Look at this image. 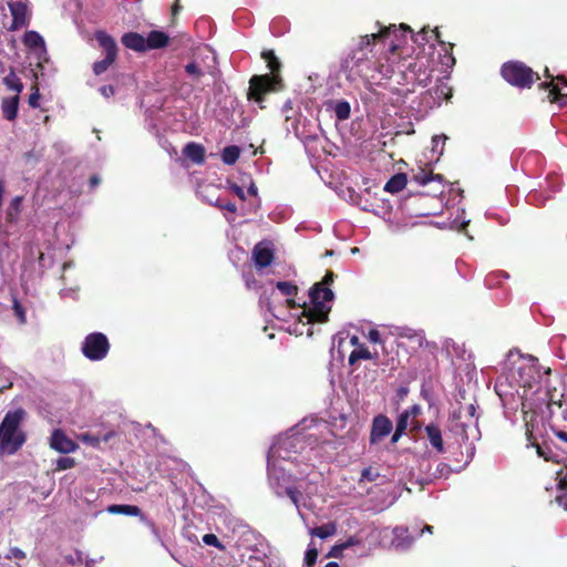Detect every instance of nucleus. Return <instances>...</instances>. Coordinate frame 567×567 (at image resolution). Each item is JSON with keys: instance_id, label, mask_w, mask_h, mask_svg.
Segmentation results:
<instances>
[{"instance_id": "nucleus-53", "label": "nucleus", "mask_w": 567, "mask_h": 567, "mask_svg": "<svg viewBox=\"0 0 567 567\" xmlns=\"http://www.w3.org/2000/svg\"><path fill=\"white\" fill-rule=\"evenodd\" d=\"M248 193L252 196L257 195V187L254 183H251L250 186L248 187Z\"/></svg>"}, {"instance_id": "nucleus-41", "label": "nucleus", "mask_w": 567, "mask_h": 567, "mask_svg": "<svg viewBox=\"0 0 567 567\" xmlns=\"http://www.w3.org/2000/svg\"><path fill=\"white\" fill-rule=\"evenodd\" d=\"M450 472V467L445 463H439L436 472L433 474V477H442Z\"/></svg>"}, {"instance_id": "nucleus-58", "label": "nucleus", "mask_w": 567, "mask_h": 567, "mask_svg": "<svg viewBox=\"0 0 567 567\" xmlns=\"http://www.w3.org/2000/svg\"><path fill=\"white\" fill-rule=\"evenodd\" d=\"M497 275H489L486 279V282L488 286H492L493 285V280L494 278L496 277Z\"/></svg>"}, {"instance_id": "nucleus-39", "label": "nucleus", "mask_w": 567, "mask_h": 567, "mask_svg": "<svg viewBox=\"0 0 567 567\" xmlns=\"http://www.w3.org/2000/svg\"><path fill=\"white\" fill-rule=\"evenodd\" d=\"M378 476L379 474L375 471H373L371 467H368L362 471L361 481L373 482Z\"/></svg>"}, {"instance_id": "nucleus-7", "label": "nucleus", "mask_w": 567, "mask_h": 567, "mask_svg": "<svg viewBox=\"0 0 567 567\" xmlns=\"http://www.w3.org/2000/svg\"><path fill=\"white\" fill-rule=\"evenodd\" d=\"M475 411L473 404H467L460 405L451 414L449 429L462 442L473 443L481 437Z\"/></svg>"}, {"instance_id": "nucleus-30", "label": "nucleus", "mask_w": 567, "mask_h": 567, "mask_svg": "<svg viewBox=\"0 0 567 567\" xmlns=\"http://www.w3.org/2000/svg\"><path fill=\"white\" fill-rule=\"evenodd\" d=\"M276 287L284 296L289 297L297 293V287L287 281H278Z\"/></svg>"}, {"instance_id": "nucleus-2", "label": "nucleus", "mask_w": 567, "mask_h": 567, "mask_svg": "<svg viewBox=\"0 0 567 567\" xmlns=\"http://www.w3.org/2000/svg\"><path fill=\"white\" fill-rule=\"evenodd\" d=\"M301 447L302 439L299 435H289L275 443L268 452V476L275 494L288 496L303 518V509H313L311 497L317 494V482L292 476L280 465V461L291 460V453H297Z\"/></svg>"}, {"instance_id": "nucleus-14", "label": "nucleus", "mask_w": 567, "mask_h": 567, "mask_svg": "<svg viewBox=\"0 0 567 567\" xmlns=\"http://www.w3.org/2000/svg\"><path fill=\"white\" fill-rule=\"evenodd\" d=\"M50 446L60 453H72L78 444L69 439L61 430H55L51 435Z\"/></svg>"}, {"instance_id": "nucleus-27", "label": "nucleus", "mask_w": 567, "mask_h": 567, "mask_svg": "<svg viewBox=\"0 0 567 567\" xmlns=\"http://www.w3.org/2000/svg\"><path fill=\"white\" fill-rule=\"evenodd\" d=\"M3 83L6 84V86L16 92L17 95L22 91L23 89V85L20 81V79L17 76V74L14 73V71H10V73L3 79Z\"/></svg>"}, {"instance_id": "nucleus-48", "label": "nucleus", "mask_w": 567, "mask_h": 567, "mask_svg": "<svg viewBox=\"0 0 567 567\" xmlns=\"http://www.w3.org/2000/svg\"><path fill=\"white\" fill-rule=\"evenodd\" d=\"M230 189L239 198L245 199V193H244V189L240 186L234 184V185L230 186Z\"/></svg>"}, {"instance_id": "nucleus-51", "label": "nucleus", "mask_w": 567, "mask_h": 567, "mask_svg": "<svg viewBox=\"0 0 567 567\" xmlns=\"http://www.w3.org/2000/svg\"><path fill=\"white\" fill-rule=\"evenodd\" d=\"M409 411H410V417L416 416L420 414L421 408L419 405H413Z\"/></svg>"}, {"instance_id": "nucleus-35", "label": "nucleus", "mask_w": 567, "mask_h": 567, "mask_svg": "<svg viewBox=\"0 0 567 567\" xmlns=\"http://www.w3.org/2000/svg\"><path fill=\"white\" fill-rule=\"evenodd\" d=\"M409 420H410V411L402 412L399 416V420L396 423V429H399V431L404 432L409 425Z\"/></svg>"}, {"instance_id": "nucleus-11", "label": "nucleus", "mask_w": 567, "mask_h": 567, "mask_svg": "<svg viewBox=\"0 0 567 567\" xmlns=\"http://www.w3.org/2000/svg\"><path fill=\"white\" fill-rule=\"evenodd\" d=\"M8 6L12 16L10 30L14 31L27 25L30 18L27 3L23 0H11Z\"/></svg>"}, {"instance_id": "nucleus-24", "label": "nucleus", "mask_w": 567, "mask_h": 567, "mask_svg": "<svg viewBox=\"0 0 567 567\" xmlns=\"http://www.w3.org/2000/svg\"><path fill=\"white\" fill-rule=\"evenodd\" d=\"M24 44L30 49H44V40L43 38L35 31H29L24 34L23 38Z\"/></svg>"}, {"instance_id": "nucleus-62", "label": "nucleus", "mask_w": 567, "mask_h": 567, "mask_svg": "<svg viewBox=\"0 0 567 567\" xmlns=\"http://www.w3.org/2000/svg\"><path fill=\"white\" fill-rule=\"evenodd\" d=\"M287 302H288V305H289L290 307H293V306H295V301H293V300L288 299V300H287Z\"/></svg>"}, {"instance_id": "nucleus-34", "label": "nucleus", "mask_w": 567, "mask_h": 567, "mask_svg": "<svg viewBox=\"0 0 567 567\" xmlns=\"http://www.w3.org/2000/svg\"><path fill=\"white\" fill-rule=\"evenodd\" d=\"M74 464H75V462L71 457H60L56 461V468L59 471H64V470L72 468L74 466Z\"/></svg>"}, {"instance_id": "nucleus-59", "label": "nucleus", "mask_w": 567, "mask_h": 567, "mask_svg": "<svg viewBox=\"0 0 567 567\" xmlns=\"http://www.w3.org/2000/svg\"><path fill=\"white\" fill-rule=\"evenodd\" d=\"M433 527L431 525H425L424 528L421 530V534L424 532L432 533Z\"/></svg>"}, {"instance_id": "nucleus-3", "label": "nucleus", "mask_w": 567, "mask_h": 567, "mask_svg": "<svg viewBox=\"0 0 567 567\" xmlns=\"http://www.w3.org/2000/svg\"><path fill=\"white\" fill-rule=\"evenodd\" d=\"M513 381L517 385V394L522 400V409L534 410L547 401L546 395H540V369L538 361L533 355L522 357L519 364L512 373Z\"/></svg>"}, {"instance_id": "nucleus-44", "label": "nucleus", "mask_w": 567, "mask_h": 567, "mask_svg": "<svg viewBox=\"0 0 567 567\" xmlns=\"http://www.w3.org/2000/svg\"><path fill=\"white\" fill-rule=\"evenodd\" d=\"M146 524L150 527V529H151L152 534L154 535V537L156 538V540H158L162 545H164V543H163V540L161 538L158 528L155 526V524L153 522H150V520H147Z\"/></svg>"}, {"instance_id": "nucleus-55", "label": "nucleus", "mask_w": 567, "mask_h": 567, "mask_svg": "<svg viewBox=\"0 0 567 567\" xmlns=\"http://www.w3.org/2000/svg\"><path fill=\"white\" fill-rule=\"evenodd\" d=\"M90 183H91L92 187H95L96 185L100 184V178L97 176H92L90 179Z\"/></svg>"}, {"instance_id": "nucleus-54", "label": "nucleus", "mask_w": 567, "mask_h": 567, "mask_svg": "<svg viewBox=\"0 0 567 567\" xmlns=\"http://www.w3.org/2000/svg\"><path fill=\"white\" fill-rule=\"evenodd\" d=\"M350 343H351L352 346H354L355 348H358L359 346H361V344L359 343V338H358L357 336H352V337H351V339H350Z\"/></svg>"}, {"instance_id": "nucleus-46", "label": "nucleus", "mask_w": 567, "mask_h": 567, "mask_svg": "<svg viewBox=\"0 0 567 567\" xmlns=\"http://www.w3.org/2000/svg\"><path fill=\"white\" fill-rule=\"evenodd\" d=\"M216 205L219 206L223 209H226L230 213H235L237 210V207L234 203H225L221 204L219 200L216 202Z\"/></svg>"}, {"instance_id": "nucleus-13", "label": "nucleus", "mask_w": 567, "mask_h": 567, "mask_svg": "<svg viewBox=\"0 0 567 567\" xmlns=\"http://www.w3.org/2000/svg\"><path fill=\"white\" fill-rule=\"evenodd\" d=\"M252 258L257 268L268 267L274 260V247L270 241L257 244L252 250Z\"/></svg>"}, {"instance_id": "nucleus-52", "label": "nucleus", "mask_w": 567, "mask_h": 567, "mask_svg": "<svg viewBox=\"0 0 567 567\" xmlns=\"http://www.w3.org/2000/svg\"><path fill=\"white\" fill-rule=\"evenodd\" d=\"M260 302L265 303L269 311H272L274 307H272V303L270 302L269 298L262 297Z\"/></svg>"}, {"instance_id": "nucleus-17", "label": "nucleus", "mask_w": 567, "mask_h": 567, "mask_svg": "<svg viewBox=\"0 0 567 567\" xmlns=\"http://www.w3.org/2000/svg\"><path fill=\"white\" fill-rule=\"evenodd\" d=\"M544 87L549 89V96H551V101H558L559 96H567V92H565V87L567 89V80L564 76H557L556 82L551 80L549 83L542 84Z\"/></svg>"}, {"instance_id": "nucleus-38", "label": "nucleus", "mask_w": 567, "mask_h": 567, "mask_svg": "<svg viewBox=\"0 0 567 567\" xmlns=\"http://www.w3.org/2000/svg\"><path fill=\"white\" fill-rule=\"evenodd\" d=\"M203 542L206 545L214 546V547H217V548H221L219 539L214 534H206V535H204L203 536Z\"/></svg>"}, {"instance_id": "nucleus-21", "label": "nucleus", "mask_w": 567, "mask_h": 567, "mask_svg": "<svg viewBox=\"0 0 567 567\" xmlns=\"http://www.w3.org/2000/svg\"><path fill=\"white\" fill-rule=\"evenodd\" d=\"M145 41L147 44V50L159 49L167 44L168 37L162 31H152L147 38H145Z\"/></svg>"}, {"instance_id": "nucleus-16", "label": "nucleus", "mask_w": 567, "mask_h": 567, "mask_svg": "<svg viewBox=\"0 0 567 567\" xmlns=\"http://www.w3.org/2000/svg\"><path fill=\"white\" fill-rule=\"evenodd\" d=\"M122 43L134 51L143 52L147 50L145 38L138 33H126L122 37Z\"/></svg>"}, {"instance_id": "nucleus-9", "label": "nucleus", "mask_w": 567, "mask_h": 567, "mask_svg": "<svg viewBox=\"0 0 567 567\" xmlns=\"http://www.w3.org/2000/svg\"><path fill=\"white\" fill-rule=\"evenodd\" d=\"M109 340L100 332L89 334L82 346L83 354L93 361L102 360L109 352Z\"/></svg>"}, {"instance_id": "nucleus-26", "label": "nucleus", "mask_w": 567, "mask_h": 567, "mask_svg": "<svg viewBox=\"0 0 567 567\" xmlns=\"http://www.w3.org/2000/svg\"><path fill=\"white\" fill-rule=\"evenodd\" d=\"M336 525L333 523H329L319 527H315L310 530L312 536H317L319 538H327L336 534Z\"/></svg>"}, {"instance_id": "nucleus-63", "label": "nucleus", "mask_w": 567, "mask_h": 567, "mask_svg": "<svg viewBox=\"0 0 567 567\" xmlns=\"http://www.w3.org/2000/svg\"><path fill=\"white\" fill-rule=\"evenodd\" d=\"M544 373L548 375L550 373V369L548 368Z\"/></svg>"}, {"instance_id": "nucleus-43", "label": "nucleus", "mask_w": 567, "mask_h": 567, "mask_svg": "<svg viewBox=\"0 0 567 567\" xmlns=\"http://www.w3.org/2000/svg\"><path fill=\"white\" fill-rule=\"evenodd\" d=\"M39 99H40L39 90L35 89V91L29 97V105L31 107H38L39 106Z\"/></svg>"}, {"instance_id": "nucleus-5", "label": "nucleus", "mask_w": 567, "mask_h": 567, "mask_svg": "<svg viewBox=\"0 0 567 567\" xmlns=\"http://www.w3.org/2000/svg\"><path fill=\"white\" fill-rule=\"evenodd\" d=\"M25 416L22 409L9 411L0 424V455L14 454L25 442L27 436L21 429Z\"/></svg>"}, {"instance_id": "nucleus-22", "label": "nucleus", "mask_w": 567, "mask_h": 567, "mask_svg": "<svg viewBox=\"0 0 567 567\" xmlns=\"http://www.w3.org/2000/svg\"><path fill=\"white\" fill-rule=\"evenodd\" d=\"M406 185V176L405 174H396L391 177L384 186V190L395 194L402 190Z\"/></svg>"}, {"instance_id": "nucleus-23", "label": "nucleus", "mask_w": 567, "mask_h": 567, "mask_svg": "<svg viewBox=\"0 0 567 567\" xmlns=\"http://www.w3.org/2000/svg\"><path fill=\"white\" fill-rule=\"evenodd\" d=\"M413 181L419 185H427L430 182L439 181L442 182L443 177L439 174H433L432 172H427L425 169H420L417 173L413 174Z\"/></svg>"}, {"instance_id": "nucleus-15", "label": "nucleus", "mask_w": 567, "mask_h": 567, "mask_svg": "<svg viewBox=\"0 0 567 567\" xmlns=\"http://www.w3.org/2000/svg\"><path fill=\"white\" fill-rule=\"evenodd\" d=\"M392 534L393 539L391 542V545L398 550H405L413 543V538L409 535L408 529L404 527H395L392 530Z\"/></svg>"}, {"instance_id": "nucleus-10", "label": "nucleus", "mask_w": 567, "mask_h": 567, "mask_svg": "<svg viewBox=\"0 0 567 567\" xmlns=\"http://www.w3.org/2000/svg\"><path fill=\"white\" fill-rule=\"evenodd\" d=\"M99 44L105 51V58L93 64V71L96 75L102 74L115 61L117 47L115 41L103 31H99L95 35Z\"/></svg>"}, {"instance_id": "nucleus-29", "label": "nucleus", "mask_w": 567, "mask_h": 567, "mask_svg": "<svg viewBox=\"0 0 567 567\" xmlns=\"http://www.w3.org/2000/svg\"><path fill=\"white\" fill-rule=\"evenodd\" d=\"M371 358V352L365 347L359 346L349 355V363L353 365L358 360H370Z\"/></svg>"}, {"instance_id": "nucleus-37", "label": "nucleus", "mask_w": 567, "mask_h": 567, "mask_svg": "<svg viewBox=\"0 0 567 567\" xmlns=\"http://www.w3.org/2000/svg\"><path fill=\"white\" fill-rule=\"evenodd\" d=\"M186 72L195 79H198L203 75L202 70L198 68L196 63H188L185 68Z\"/></svg>"}, {"instance_id": "nucleus-33", "label": "nucleus", "mask_w": 567, "mask_h": 567, "mask_svg": "<svg viewBox=\"0 0 567 567\" xmlns=\"http://www.w3.org/2000/svg\"><path fill=\"white\" fill-rule=\"evenodd\" d=\"M79 439L83 443H85V444H87L90 446H93V447H96L100 444V439L97 436H95V435L90 434V433H83V434H81L79 436Z\"/></svg>"}, {"instance_id": "nucleus-49", "label": "nucleus", "mask_w": 567, "mask_h": 567, "mask_svg": "<svg viewBox=\"0 0 567 567\" xmlns=\"http://www.w3.org/2000/svg\"><path fill=\"white\" fill-rule=\"evenodd\" d=\"M403 433H404L403 431H399V429H395V432L393 433V435L391 437V443H393V444L396 443Z\"/></svg>"}, {"instance_id": "nucleus-31", "label": "nucleus", "mask_w": 567, "mask_h": 567, "mask_svg": "<svg viewBox=\"0 0 567 567\" xmlns=\"http://www.w3.org/2000/svg\"><path fill=\"white\" fill-rule=\"evenodd\" d=\"M336 115L339 120H346L350 116V105L348 102H339L334 109Z\"/></svg>"}, {"instance_id": "nucleus-45", "label": "nucleus", "mask_w": 567, "mask_h": 567, "mask_svg": "<svg viewBox=\"0 0 567 567\" xmlns=\"http://www.w3.org/2000/svg\"><path fill=\"white\" fill-rule=\"evenodd\" d=\"M368 339L370 342L379 343L381 342V333L378 330H370L368 334Z\"/></svg>"}, {"instance_id": "nucleus-12", "label": "nucleus", "mask_w": 567, "mask_h": 567, "mask_svg": "<svg viewBox=\"0 0 567 567\" xmlns=\"http://www.w3.org/2000/svg\"><path fill=\"white\" fill-rule=\"evenodd\" d=\"M393 429L392 422L385 415H378L373 419L370 434V442L377 444L388 436Z\"/></svg>"}, {"instance_id": "nucleus-40", "label": "nucleus", "mask_w": 567, "mask_h": 567, "mask_svg": "<svg viewBox=\"0 0 567 567\" xmlns=\"http://www.w3.org/2000/svg\"><path fill=\"white\" fill-rule=\"evenodd\" d=\"M6 557L9 558V559L14 558V559L21 560V559L25 558V553L22 551L18 547H12V548L9 549V553H8V555Z\"/></svg>"}, {"instance_id": "nucleus-18", "label": "nucleus", "mask_w": 567, "mask_h": 567, "mask_svg": "<svg viewBox=\"0 0 567 567\" xmlns=\"http://www.w3.org/2000/svg\"><path fill=\"white\" fill-rule=\"evenodd\" d=\"M425 432L432 447L435 449L437 453H443L444 443L441 430L434 424H429L425 427Z\"/></svg>"}, {"instance_id": "nucleus-1", "label": "nucleus", "mask_w": 567, "mask_h": 567, "mask_svg": "<svg viewBox=\"0 0 567 567\" xmlns=\"http://www.w3.org/2000/svg\"><path fill=\"white\" fill-rule=\"evenodd\" d=\"M379 30L370 34L360 35L344 60V66L350 72L362 78L367 85L380 84L382 80L391 79L394 74V69L399 62L400 55L398 50L405 41L406 34L411 33L413 41L417 44H423L427 41L426 35L432 33L436 39L439 31H427L422 29L417 34H413L408 24L401 23L399 27L391 24L389 27H381Z\"/></svg>"}, {"instance_id": "nucleus-32", "label": "nucleus", "mask_w": 567, "mask_h": 567, "mask_svg": "<svg viewBox=\"0 0 567 567\" xmlns=\"http://www.w3.org/2000/svg\"><path fill=\"white\" fill-rule=\"evenodd\" d=\"M446 140L445 135H435L432 138V151L437 153L439 156L443 154V146Z\"/></svg>"}, {"instance_id": "nucleus-25", "label": "nucleus", "mask_w": 567, "mask_h": 567, "mask_svg": "<svg viewBox=\"0 0 567 567\" xmlns=\"http://www.w3.org/2000/svg\"><path fill=\"white\" fill-rule=\"evenodd\" d=\"M107 512L111 514H123L128 516H138L141 509L134 505H111L107 507Z\"/></svg>"}, {"instance_id": "nucleus-28", "label": "nucleus", "mask_w": 567, "mask_h": 567, "mask_svg": "<svg viewBox=\"0 0 567 567\" xmlns=\"http://www.w3.org/2000/svg\"><path fill=\"white\" fill-rule=\"evenodd\" d=\"M240 150L238 146L231 145L224 148L221 153L223 162L227 165H233L239 157Z\"/></svg>"}, {"instance_id": "nucleus-57", "label": "nucleus", "mask_w": 567, "mask_h": 567, "mask_svg": "<svg viewBox=\"0 0 567 567\" xmlns=\"http://www.w3.org/2000/svg\"><path fill=\"white\" fill-rule=\"evenodd\" d=\"M16 310H17L19 317H20L21 322H24V313H23V311L20 310V308L18 306H16Z\"/></svg>"}, {"instance_id": "nucleus-47", "label": "nucleus", "mask_w": 567, "mask_h": 567, "mask_svg": "<svg viewBox=\"0 0 567 567\" xmlns=\"http://www.w3.org/2000/svg\"><path fill=\"white\" fill-rule=\"evenodd\" d=\"M100 92L103 96L110 97L114 94V87L112 85H104L100 89Z\"/></svg>"}, {"instance_id": "nucleus-50", "label": "nucleus", "mask_w": 567, "mask_h": 567, "mask_svg": "<svg viewBox=\"0 0 567 567\" xmlns=\"http://www.w3.org/2000/svg\"><path fill=\"white\" fill-rule=\"evenodd\" d=\"M561 474H563L561 472L558 473V476H560L559 477V487L565 488L567 486V474L564 476H561Z\"/></svg>"}, {"instance_id": "nucleus-6", "label": "nucleus", "mask_w": 567, "mask_h": 567, "mask_svg": "<svg viewBox=\"0 0 567 567\" xmlns=\"http://www.w3.org/2000/svg\"><path fill=\"white\" fill-rule=\"evenodd\" d=\"M262 59L267 62L271 75H254L249 81L248 97L260 104L262 95L269 92H277L282 89V80L279 76L280 62L272 51H264Z\"/></svg>"}, {"instance_id": "nucleus-20", "label": "nucleus", "mask_w": 567, "mask_h": 567, "mask_svg": "<svg viewBox=\"0 0 567 567\" xmlns=\"http://www.w3.org/2000/svg\"><path fill=\"white\" fill-rule=\"evenodd\" d=\"M184 155L192 159L194 163L200 164L204 162V147L196 143H188L183 151Z\"/></svg>"}, {"instance_id": "nucleus-60", "label": "nucleus", "mask_w": 567, "mask_h": 567, "mask_svg": "<svg viewBox=\"0 0 567 567\" xmlns=\"http://www.w3.org/2000/svg\"><path fill=\"white\" fill-rule=\"evenodd\" d=\"M326 567H339V565L334 561H330L326 565Z\"/></svg>"}, {"instance_id": "nucleus-8", "label": "nucleus", "mask_w": 567, "mask_h": 567, "mask_svg": "<svg viewBox=\"0 0 567 567\" xmlns=\"http://www.w3.org/2000/svg\"><path fill=\"white\" fill-rule=\"evenodd\" d=\"M503 78L512 85L529 87L539 76L520 62H507L502 68Z\"/></svg>"}, {"instance_id": "nucleus-56", "label": "nucleus", "mask_w": 567, "mask_h": 567, "mask_svg": "<svg viewBox=\"0 0 567 567\" xmlns=\"http://www.w3.org/2000/svg\"><path fill=\"white\" fill-rule=\"evenodd\" d=\"M557 436H558L561 441L567 442V433H566V432L559 431V432H557Z\"/></svg>"}, {"instance_id": "nucleus-19", "label": "nucleus", "mask_w": 567, "mask_h": 567, "mask_svg": "<svg viewBox=\"0 0 567 567\" xmlns=\"http://www.w3.org/2000/svg\"><path fill=\"white\" fill-rule=\"evenodd\" d=\"M18 103H19V96L16 95L13 97L4 99L1 104V110L3 113V116L12 121L16 118L18 113Z\"/></svg>"}, {"instance_id": "nucleus-42", "label": "nucleus", "mask_w": 567, "mask_h": 567, "mask_svg": "<svg viewBox=\"0 0 567 567\" xmlns=\"http://www.w3.org/2000/svg\"><path fill=\"white\" fill-rule=\"evenodd\" d=\"M534 445L536 446L538 456L544 457L546 461L553 460L550 451L547 452L543 446H540L538 444H534Z\"/></svg>"}, {"instance_id": "nucleus-64", "label": "nucleus", "mask_w": 567, "mask_h": 567, "mask_svg": "<svg viewBox=\"0 0 567 567\" xmlns=\"http://www.w3.org/2000/svg\"><path fill=\"white\" fill-rule=\"evenodd\" d=\"M357 251H358V248H353V249H352V252H353V254H357Z\"/></svg>"}, {"instance_id": "nucleus-61", "label": "nucleus", "mask_w": 567, "mask_h": 567, "mask_svg": "<svg viewBox=\"0 0 567 567\" xmlns=\"http://www.w3.org/2000/svg\"><path fill=\"white\" fill-rule=\"evenodd\" d=\"M179 9L178 3L176 2L173 8V13L176 14L177 10Z\"/></svg>"}, {"instance_id": "nucleus-36", "label": "nucleus", "mask_w": 567, "mask_h": 567, "mask_svg": "<svg viewBox=\"0 0 567 567\" xmlns=\"http://www.w3.org/2000/svg\"><path fill=\"white\" fill-rule=\"evenodd\" d=\"M318 557V550L316 548H308L306 551L305 561L308 567H312Z\"/></svg>"}, {"instance_id": "nucleus-4", "label": "nucleus", "mask_w": 567, "mask_h": 567, "mask_svg": "<svg viewBox=\"0 0 567 567\" xmlns=\"http://www.w3.org/2000/svg\"><path fill=\"white\" fill-rule=\"evenodd\" d=\"M333 281V272L328 271L321 282L316 284L309 292L310 307H303L301 316L307 319V323L324 322L331 310L333 292L328 285Z\"/></svg>"}]
</instances>
